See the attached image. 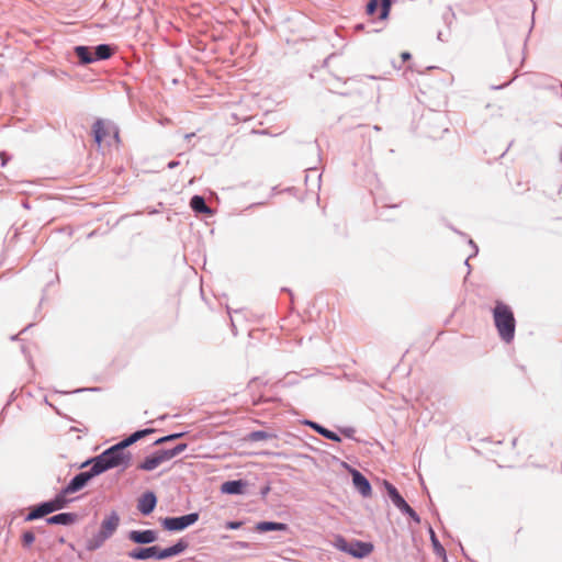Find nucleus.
<instances>
[{
	"label": "nucleus",
	"instance_id": "f257e3e1",
	"mask_svg": "<svg viewBox=\"0 0 562 562\" xmlns=\"http://www.w3.org/2000/svg\"><path fill=\"white\" fill-rule=\"evenodd\" d=\"M494 324L499 337L505 342H510L515 337L516 321L514 313L507 304L496 301L493 308Z\"/></svg>",
	"mask_w": 562,
	"mask_h": 562
},
{
	"label": "nucleus",
	"instance_id": "f03ea898",
	"mask_svg": "<svg viewBox=\"0 0 562 562\" xmlns=\"http://www.w3.org/2000/svg\"><path fill=\"white\" fill-rule=\"evenodd\" d=\"M120 515L112 510L101 522L100 529L87 542V549L94 551L101 548L110 539L120 526Z\"/></svg>",
	"mask_w": 562,
	"mask_h": 562
},
{
	"label": "nucleus",
	"instance_id": "7ed1b4c3",
	"mask_svg": "<svg viewBox=\"0 0 562 562\" xmlns=\"http://www.w3.org/2000/svg\"><path fill=\"white\" fill-rule=\"evenodd\" d=\"M70 499H68L61 491L55 495L54 498L42 502L30 508V512L25 516V521H33L43 518L54 512L65 508Z\"/></svg>",
	"mask_w": 562,
	"mask_h": 562
},
{
	"label": "nucleus",
	"instance_id": "20e7f679",
	"mask_svg": "<svg viewBox=\"0 0 562 562\" xmlns=\"http://www.w3.org/2000/svg\"><path fill=\"white\" fill-rule=\"evenodd\" d=\"M335 544L338 550L348 553L357 559H363L368 557L374 549L371 542H366L357 539L348 541L341 536L337 537Z\"/></svg>",
	"mask_w": 562,
	"mask_h": 562
},
{
	"label": "nucleus",
	"instance_id": "39448f33",
	"mask_svg": "<svg viewBox=\"0 0 562 562\" xmlns=\"http://www.w3.org/2000/svg\"><path fill=\"white\" fill-rule=\"evenodd\" d=\"M383 485L385 487L387 496L390 497V499L392 501L394 506L396 508H398L402 514L407 515L416 524H419L420 522L419 515L416 513V510L412 506L408 505V503L400 494L397 488L386 480L383 481Z\"/></svg>",
	"mask_w": 562,
	"mask_h": 562
},
{
	"label": "nucleus",
	"instance_id": "423d86ee",
	"mask_svg": "<svg viewBox=\"0 0 562 562\" xmlns=\"http://www.w3.org/2000/svg\"><path fill=\"white\" fill-rule=\"evenodd\" d=\"M199 518V513L194 512L183 516L161 518L160 524L167 531H182L194 525Z\"/></svg>",
	"mask_w": 562,
	"mask_h": 562
},
{
	"label": "nucleus",
	"instance_id": "0eeeda50",
	"mask_svg": "<svg viewBox=\"0 0 562 562\" xmlns=\"http://www.w3.org/2000/svg\"><path fill=\"white\" fill-rule=\"evenodd\" d=\"M106 458L113 469L120 468L121 471H125L131 467L133 456L131 452H123L117 449L114 445L103 450Z\"/></svg>",
	"mask_w": 562,
	"mask_h": 562
},
{
	"label": "nucleus",
	"instance_id": "6e6552de",
	"mask_svg": "<svg viewBox=\"0 0 562 562\" xmlns=\"http://www.w3.org/2000/svg\"><path fill=\"white\" fill-rule=\"evenodd\" d=\"M344 467L348 469L352 477V484L358 493L364 498L370 497L372 495V486L370 481L359 470L351 468L346 462H344Z\"/></svg>",
	"mask_w": 562,
	"mask_h": 562
},
{
	"label": "nucleus",
	"instance_id": "1a4fd4ad",
	"mask_svg": "<svg viewBox=\"0 0 562 562\" xmlns=\"http://www.w3.org/2000/svg\"><path fill=\"white\" fill-rule=\"evenodd\" d=\"M92 479H94V476H93V474H91L89 469L86 471H81L78 474H76L69 481V483L65 487H63L60 491L63 492V494L65 496H67L69 494L77 493V492L81 491L82 488H85Z\"/></svg>",
	"mask_w": 562,
	"mask_h": 562
},
{
	"label": "nucleus",
	"instance_id": "9d476101",
	"mask_svg": "<svg viewBox=\"0 0 562 562\" xmlns=\"http://www.w3.org/2000/svg\"><path fill=\"white\" fill-rule=\"evenodd\" d=\"M88 465L90 467L89 470H90L91 474H93L94 477L113 469L111 467L104 451H102L100 454L92 457V458L86 460L85 462H82L80 465V469H83Z\"/></svg>",
	"mask_w": 562,
	"mask_h": 562
},
{
	"label": "nucleus",
	"instance_id": "9b49d317",
	"mask_svg": "<svg viewBox=\"0 0 562 562\" xmlns=\"http://www.w3.org/2000/svg\"><path fill=\"white\" fill-rule=\"evenodd\" d=\"M393 0H369L366 5V13L374 15L379 10V20H386L390 15Z\"/></svg>",
	"mask_w": 562,
	"mask_h": 562
},
{
	"label": "nucleus",
	"instance_id": "f8f14e48",
	"mask_svg": "<svg viewBox=\"0 0 562 562\" xmlns=\"http://www.w3.org/2000/svg\"><path fill=\"white\" fill-rule=\"evenodd\" d=\"M159 552H160V548L158 546L137 547V548L131 550L127 553V555L131 559L139 560V561H145L148 559L161 560Z\"/></svg>",
	"mask_w": 562,
	"mask_h": 562
},
{
	"label": "nucleus",
	"instance_id": "ddd939ff",
	"mask_svg": "<svg viewBox=\"0 0 562 562\" xmlns=\"http://www.w3.org/2000/svg\"><path fill=\"white\" fill-rule=\"evenodd\" d=\"M157 496L153 491H147L140 495L137 502L138 512L144 515H150L157 506Z\"/></svg>",
	"mask_w": 562,
	"mask_h": 562
},
{
	"label": "nucleus",
	"instance_id": "4468645a",
	"mask_svg": "<svg viewBox=\"0 0 562 562\" xmlns=\"http://www.w3.org/2000/svg\"><path fill=\"white\" fill-rule=\"evenodd\" d=\"M128 540L136 544H149L158 539V533L151 529L145 530H131L127 533Z\"/></svg>",
	"mask_w": 562,
	"mask_h": 562
},
{
	"label": "nucleus",
	"instance_id": "2eb2a0df",
	"mask_svg": "<svg viewBox=\"0 0 562 562\" xmlns=\"http://www.w3.org/2000/svg\"><path fill=\"white\" fill-rule=\"evenodd\" d=\"M248 483L245 480H229L221 485V492L227 495H243L245 494Z\"/></svg>",
	"mask_w": 562,
	"mask_h": 562
},
{
	"label": "nucleus",
	"instance_id": "dca6fc26",
	"mask_svg": "<svg viewBox=\"0 0 562 562\" xmlns=\"http://www.w3.org/2000/svg\"><path fill=\"white\" fill-rule=\"evenodd\" d=\"M188 547H189V542L184 538H181L175 544H172L168 548H165V549H160V552H159L160 559L166 560V559L179 555Z\"/></svg>",
	"mask_w": 562,
	"mask_h": 562
},
{
	"label": "nucleus",
	"instance_id": "f3484780",
	"mask_svg": "<svg viewBox=\"0 0 562 562\" xmlns=\"http://www.w3.org/2000/svg\"><path fill=\"white\" fill-rule=\"evenodd\" d=\"M78 514L76 513H59L46 518V522L48 525H60V526H70L78 521Z\"/></svg>",
	"mask_w": 562,
	"mask_h": 562
},
{
	"label": "nucleus",
	"instance_id": "a211bd4d",
	"mask_svg": "<svg viewBox=\"0 0 562 562\" xmlns=\"http://www.w3.org/2000/svg\"><path fill=\"white\" fill-rule=\"evenodd\" d=\"M74 53L80 65H89L95 63L93 47L78 45L74 47Z\"/></svg>",
	"mask_w": 562,
	"mask_h": 562
},
{
	"label": "nucleus",
	"instance_id": "6ab92c4d",
	"mask_svg": "<svg viewBox=\"0 0 562 562\" xmlns=\"http://www.w3.org/2000/svg\"><path fill=\"white\" fill-rule=\"evenodd\" d=\"M304 424L306 426H308L310 428H312L317 434H319L321 436H323L324 438L328 439V440H331V441H335V442H340L341 441V438H340V436L338 434H336L335 431H333V430L322 426L321 424H318L316 422L305 420Z\"/></svg>",
	"mask_w": 562,
	"mask_h": 562
},
{
	"label": "nucleus",
	"instance_id": "aec40b11",
	"mask_svg": "<svg viewBox=\"0 0 562 562\" xmlns=\"http://www.w3.org/2000/svg\"><path fill=\"white\" fill-rule=\"evenodd\" d=\"M164 460L159 451L157 450L153 452L150 456L145 457V459L137 465V469L143 471H153Z\"/></svg>",
	"mask_w": 562,
	"mask_h": 562
},
{
	"label": "nucleus",
	"instance_id": "412c9836",
	"mask_svg": "<svg viewBox=\"0 0 562 562\" xmlns=\"http://www.w3.org/2000/svg\"><path fill=\"white\" fill-rule=\"evenodd\" d=\"M255 529L258 532H268V531H288L289 526L284 522H278V521H259Z\"/></svg>",
	"mask_w": 562,
	"mask_h": 562
},
{
	"label": "nucleus",
	"instance_id": "4be33fe9",
	"mask_svg": "<svg viewBox=\"0 0 562 562\" xmlns=\"http://www.w3.org/2000/svg\"><path fill=\"white\" fill-rule=\"evenodd\" d=\"M93 53L95 61L106 60L113 56L115 47L110 44H99L93 47Z\"/></svg>",
	"mask_w": 562,
	"mask_h": 562
},
{
	"label": "nucleus",
	"instance_id": "5701e85b",
	"mask_svg": "<svg viewBox=\"0 0 562 562\" xmlns=\"http://www.w3.org/2000/svg\"><path fill=\"white\" fill-rule=\"evenodd\" d=\"M190 207L200 214H212V210L207 206L205 199L202 195H193L190 200Z\"/></svg>",
	"mask_w": 562,
	"mask_h": 562
},
{
	"label": "nucleus",
	"instance_id": "b1692460",
	"mask_svg": "<svg viewBox=\"0 0 562 562\" xmlns=\"http://www.w3.org/2000/svg\"><path fill=\"white\" fill-rule=\"evenodd\" d=\"M187 448H188V443L181 442V443L176 445L173 448L160 449L158 451L165 462V461L171 460L172 458L179 456L180 453L186 451Z\"/></svg>",
	"mask_w": 562,
	"mask_h": 562
},
{
	"label": "nucleus",
	"instance_id": "393cba45",
	"mask_svg": "<svg viewBox=\"0 0 562 562\" xmlns=\"http://www.w3.org/2000/svg\"><path fill=\"white\" fill-rule=\"evenodd\" d=\"M93 139L100 146L108 132L104 126V122L101 119H98L92 126Z\"/></svg>",
	"mask_w": 562,
	"mask_h": 562
},
{
	"label": "nucleus",
	"instance_id": "a878e982",
	"mask_svg": "<svg viewBox=\"0 0 562 562\" xmlns=\"http://www.w3.org/2000/svg\"><path fill=\"white\" fill-rule=\"evenodd\" d=\"M429 535H430V541H431V544H432L434 553L437 557L442 558L443 560H446L447 559L446 549L443 548V546L438 540V538L436 536V532L434 531V529L431 527H429Z\"/></svg>",
	"mask_w": 562,
	"mask_h": 562
},
{
	"label": "nucleus",
	"instance_id": "bb28decb",
	"mask_svg": "<svg viewBox=\"0 0 562 562\" xmlns=\"http://www.w3.org/2000/svg\"><path fill=\"white\" fill-rule=\"evenodd\" d=\"M273 435L265 430H255L249 432L248 440L250 441H262L272 438Z\"/></svg>",
	"mask_w": 562,
	"mask_h": 562
},
{
	"label": "nucleus",
	"instance_id": "cd10ccee",
	"mask_svg": "<svg viewBox=\"0 0 562 562\" xmlns=\"http://www.w3.org/2000/svg\"><path fill=\"white\" fill-rule=\"evenodd\" d=\"M186 435V432H173L169 434L167 436L160 437L157 440L154 441V446H159L166 442L175 441L177 439L182 438Z\"/></svg>",
	"mask_w": 562,
	"mask_h": 562
},
{
	"label": "nucleus",
	"instance_id": "c85d7f7f",
	"mask_svg": "<svg viewBox=\"0 0 562 562\" xmlns=\"http://www.w3.org/2000/svg\"><path fill=\"white\" fill-rule=\"evenodd\" d=\"M155 431H156V429H154V428H144V429H139V430H136V431L132 432L130 435V437L133 440V442L135 443L138 440L145 438L146 436H148V435H150V434H153Z\"/></svg>",
	"mask_w": 562,
	"mask_h": 562
},
{
	"label": "nucleus",
	"instance_id": "c756f323",
	"mask_svg": "<svg viewBox=\"0 0 562 562\" xmlns=\"http://www.w3.org/2000/svg\"><path fill=\"white\" fill-rule=\"evenodd\" d=\"M34 540H35V536H34L33 531L26 530L23 532V535H22L23 547H25V548L31 547L33 544Z\"/></svg>",
	"mask_w": 562,
	"mask_h": 562
},
{
	"label": "nucleus",
	"instance_id": "7c9ffc66",
	"mask_svg": "<svg viewBox=\"0 0 562 562\" xmlns=\"http://www.w3.org/2000/svg\"><path fill=\"white\" fill-rule=\"evenodd\" d=\"M134 445L133 440L131 439L130 436L125 437L124 439H122L121 441H119L117 443H115L114 446L120 449L121 451L123 452H128L126 449Z\"/></svg>",
	"mask_w": 562,
	"mask_h": 562
},
{
	"label": "nucleus",
	"instance_id": "2f4dec72",
	"mask_svg": "<svg viewBox=\"0 0 562 562\" xmlns=\"http://www.w3.org/2000/svg\"><path fill=\"white\" fill-rule=\"evenodd\" d=\"M241 525H243L241 521L233 520V521H227L225 525V528L228 530H237L241 527Z\"/></svg>",
	"mask_w": 562,
	"mask_h": 562
},
{
	"label": "nucleus",
	"instance_id": "473e14b6",
	"mask_svg": "<svg viewBox=\"0 0 562 562\" xmlns=\"http://www.w3.org/2000/svg\"><path fill=\"white\" fill-rule=\"evenodd\" d=\"M340 432L347 438H353L355 429L352 427L341 428Z\"/></svg>",
	"mask_w": 562,
	"mask_h": 562
},
{
	"label": "nucleus",
	"instance_id": "72a5a7b5",
	"mask_svg": "<svg viewBox=\"0 0 562 562\" xmlns=\"http://www.w3.org/2000/svg\"><path fill=\"white\" fill-rule=\"evenodd\" d=\"M469 245L473 249L472 254L469 255V258H473V257H475L479 254V247L476 246V244L472 239H469Z\"/></svg>",
	"mask_w": 562,
	"mask_h": 562
},
{
	"label": "nucleus",
	"instance_id": "f704fd0d",
	"mask_svg": "<svg viewBox=\"0 0 562 562\" xmlns=\"http://www.w3.org/2000/svg\"><path fill=\"white\" fill-rule=\"evenodd\" d=\"M0 158H1V166H2V167H3V166H5V165H7V162H8V160L10 159V157L7 155V153H5V151H2V153L0 154Z\"/></svg>",
	"mask_w": 562,
	"mask_h": 562
},
{
	"label": "nucleus",
	"instance_id": "c9c22d12",
	"mask_svg": "<svg viewBox=\"0 0 562 562\" xmlns=\"http://www.w3.org/2000/svg\"><path fill=\"white\" fill-rule=\"evenodd\" d=\"M179 164H180V162H179L178 160H171V161H169V162H168L167 167H168L169 169H175L176 167H178V166H179Z\"/></svg>",
	"mask_w": 562,
	"mask_h": 562
},
{
	"label": "nucleus",
	"instance_id": "e433bc0d",
	"mask_svg": "<svg viewBox=\"0 0 562 562\" xmlns=\"http://www.w3.org/2000/svg\"><path fill=\"white\" fill-rule=\"evenodd\" d=\"M401 57H402L403 61H406L412 58V55L408 52H403L401 54Z\"/></svg>",
	"mask_w": 562,
	"mask_h": 562
},
{
	"label": "nucleus",
	"instance_id": "4c0bfd02",
	"mask_svg": "<svg viewBox=\"0 0 562 562\" xmlns=\"http://www.w3.org/2000/svg\"><path fill=\"white\" fill-rule=\"evenodd\" d=\"M237 544H238V547H239V548H243V549H247V548H249V543H248V542H243V541H240V542H238Z\"/></svg>",
	"mask_w": 562,
	"mask_h": 562
},
{
	"label": "nucleus",
	"instance_id": "58836bf2",
	"mask_svg": "<svg viewBox=\"0 0 562 562\" xmlns=\"http://www.w3.org/2000/svg\"><path fill=\"white\" fill-rule=\"evenodd\" d=\"M252 133L254 134H261V135L268 134L267 130H261V131L252 130Z\"/></svg>",
	"mask_w": 562,
	"mask_h": 562
},
{
	"label": "nucleus",
	"instance_id": "ea45409f",
	"mask_svg": "<svg viewBox=\"0 0 562 562\" xmlns=\"http://www.w3.org/2000/svg\"><path fill=\"white\" fill-rule=\"evenodd\" d=\"M270 491V487L269 486H265L262 490H261V495L262 496H266Z\"/></svg>",
	"mask_w": 562,
	"mask_h": 562
},
{
	"label": "nucleus",
	"instance_id": "a19ab883",
	"mask_svg": "<svg viewBox=\"0 0 562 562\" xmlns=\"http://www.w3.org/2000/svg\"><path fill=\"white\" fill-rule=\"evenodd\" d=\"M509 82H506L504 85H501V86H493L492 89H495V90H498V89H503L504 87L508 86Z\"/></svg>",
	"mask_w": 562,
	"mask_h": 562
},
{
	"label": "nucleus",
	"instance_id": "79ce46f5",
	"mask_svg": "<svg viewBox=\"0 0 562 562\" xmlns=\"http://www.w3.org/2000/svg\"><path fill=\"white\" fill-rule=\"evenodd\" d=\"M194 136H195V134H194V133H188V134H186V135H184V138H186L187 140H190V139H191V138H193Z\"/></svg>",
	"mask_w": 562,
	"mask_h": 562
},
{
	"label": "nucleus",
	"instance_id": "37998d69",
	"mask_svg": "<svg viewBox=\"0 0 562 562\" xmlns=\"http://www.w3.org/2000/svg\"><path fill=\"white\" fill-rule=\"evenodd\" d=\"M470 259H471V258H469V257H468V258L464 260V265L468 267V273H470V270H471V266H470V263H469V260H470Z\"/></svg>",
	"mask_w": 562,
	"mask_h": 562
},
{
	"label": "nucleus",
	"instance_id": "c03bdc74",
	"mask_svg": "<svg viewBox=\"0 0 562 562\" xmlns=\"http://www.w3.org/2000/svg\"><path fill=\"white\" fill-rule=\"evenodd\" d=\"M31 326H32V324H29L26 327H24V328L22 329V331H21V333L26 331Z\"/></svg>",
	"mask_w": 562,
	"mask_h": 562
},
{
	"label": "nucleus",
	"instance_id": "a18cd8bd",
	"mask_svg": "<svg viewBox=\"0 0 562 562\" xmlns=\"http://www.w3.org/2000/svg\"><path fill=\"white\" fill-rule=\"evenodd\" d=\"M437 37H438V40L443 41V40H442V33H441V32H439V33H438Z\"/></svg>",
	"mask_w": 562,
	"mask_h": 562
},
{
	"label": "nucleus",
	"instance_id": "49530a36",
	"mask_svg": "<svg viewBox=\"0 0 562 562\" xmlns=\"http://www.w3.org/2000/svg\"><path fill=\"white\" fill-rule=\"evenodd\" d=\"M397 205L396 204H393V205H382V207H396Z\"/></svg>",
	"mask_w": 562,
	"mask_h": 562
},
{
	"label": "nucleus",
	"instance_id": "de8ad7c7",
	"mask_svg": "<svg viewBox=\"0 0 562 562\" xmlns=\"http://www.w3.org/2000/svg\"><path fill=\"white\" fill-rule=\"evenodd\" d=\"M435 115H436V117H437L438 120L443 119V116H442L441 114H439V113H436Z\"/></svg>",
	"mask_w": 562,
	"mask_h": 562
},
{
	"label": "nucleus",
	"instance_id": "09e8293b",
	"mask_svg": "<svg viewBox=\"0 0 562 562\" xmlns=\"http://www.w3.org/2000/svg\"><path fill=\"white\" fill-rule=\"evenodd\" d=\"M452 229H453V232H454V233H457V234H460V235L464 236V234H463V233H461V232H459L458 229H456V228H452Z\"/></svg>",
	"mask_w": 562,
	"mask_h": 562
}]
</instances>
